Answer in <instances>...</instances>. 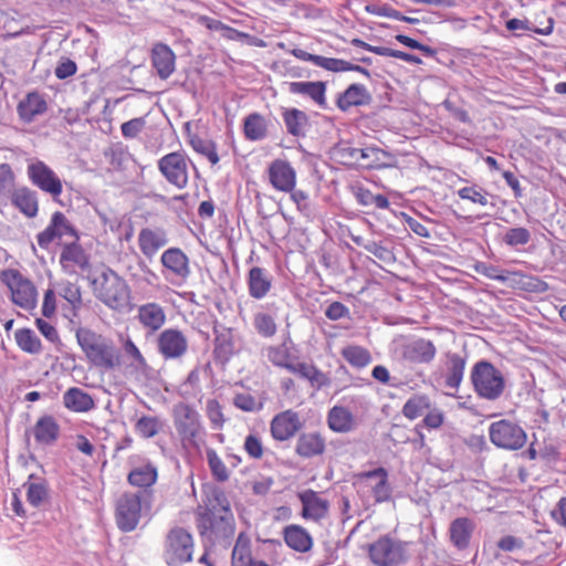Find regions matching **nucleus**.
Listing matches in <instances>:
<instances>
[{"label": "nucleus", "mask_w": 566, "mask_h": 566, "mask_svg": "<svg viewBox=\"0 0 566 566\" xmlns=\"http://www.w3.org/2000/svg\"><path fill=\"white\" fill-rule=\"evenodd\" d=\"M489 439L497 449L518 451L526 446L527 433L518 422L500 419L490 423Z\"/></svg>", "instance_id": "obj_10"}, {"label": "nucleus", "mask_w": 566, "mask_h": 566, "mask_svg": "<svg viewBox=\"0 0 566 566\" xmlns=\"http://www.w3.org/2000/svg\"><path fill=\"white\" fill-rule=\"evenodd\" d=\"M12 205L28 218H34L39 211L38 196L28 187L14 189L10 196Z\"/></svg>", "instance_id": "obj_36"}, {"label": "nucleus", "mask_w": 566, "mask_h": 566, "mask_svg": "<svg viewBox=\"0 0 566 566\" xmlns=\"http://www.w3.org/2000/svg\"><path fill=\"white\" fill-rule=\"evenodd\" d=\"M207 417L213 429H222L227 422L222 406L217 399H209L206 407Z\"/></svg>", "instance_id": "obj_58"}, {"label": "nucleus", "mask_w": 566, "mask_h": 566, "mask_svg": "<svg viewBox=\"0 0 566 566\" xmlns=\"http://www.w3.org/2000/svg\"><path fill=\"white\" fill-rule=\"evenodd\" d=\"M470 378L474 392L482 399L496 400L505 390V378L502 371L490 361L475 363Z\"/></svg>", "instance_id": "obj_7"}, {"label": "nucleus", "mask_w": 566, "mask_h": 566, "mask_svg": "<svg viewBox=\"0 0 566 566\" xmlns=\"http://www.w3.org/2000/svg\"><path fill=\"white\" fill-rule=\"evenodd\" d=\"M269 182L273 189L286 192L296 188L297 175L294 167L286 159H274L268 167Z\"/></svg>", "instance_id": "obj_20"}, {"label": "nucleus", "mask_w": 566, "mask_h": 566, "mask_svg": "<svg viewBox=\"0 0 566 566\" xmlns=\"http://www.w3.org/2000/svg\"><path fill=\"white\" fill-rule=\"evenodd\" d=\"M553 28H554V19H552V18L547 19L544 28H533V29L528 27L527 21H523V20H520L516 18L506 21V29L510 31L526 30V31H533L537 34L548 35L553 32Z\"/></svg>", "instance_id": "obj_59"}, {"label": "nucleus", "mask_w": 566, "mask_h": 566, "mask_svg": "<svg viewBox=\"0 0 566 566\" xmlns=\"http://www.w3.org/2000/svg\"><path fill=\"white\" fill-rule=\"evenodd\" d=\"M0 284L9 292L10 301L24 311H32L38 304V290L34 283L18 269L0 271Z\"/></svg>", "instance_id": "obj_6"}, {"label": "nucleus", "mask_w": 566, "mask_h": 566, "mask_svg": "<svg viewBox=\"0 0 566 566\" xmlns=\"http://www.w3.org/2000/svg\"><path fill=\"white\" fill-rule=\"evenodd\" d=\"M266 357L274 366L306 379L317 390L331 385V378L314 364L295 361L296 358L284 344L268 347Z\"/></svg>", "instance_id": "obj_4"}, {"label": "nucleus", "mask_w": 566, "mask_h": 566, "mask_svg": "<svg viewBox=\"0 0 566 566\" xmlns=\"http://www.w3.org/2000/svg\"><path fill=\"white\" fill-rule=\"evenodd\" d=\"M457 196L473 206L484 208L489 205L490 193L478 184H468L457 190Z\"/></svg>", "instance_id": "obj_45"}, {"label": "nucleus", "mask_w": 566, "mask_h": 566, "mask_svg": "<svg viewBox=\"0 0 566 566\" xmlns=\"http://www.w3.org/2000/svg\"><path fill=\"white\" fill-rule=\"evenodd\" d=\"M163 275L175 285L187 282L191 274L190 260L180 248H169L160 256Z\"/></svg>", "instance_id": "obj_15"}, {"label": "nucleus", "mask_w": 566, "mask_h": 566, "mask_svg": "<svg viewBox=\"0 0 566 566\" xmlns=\"http://www.w3.org/2000/svg\"><path fill=\"white\" fill-rule=\"evenodd\" d=\"M286 130L294 137H301L305 135V128L308 124L307 115L297 108L285 109L282 114Z\"/></svg>", "instance_id": "obj_43"}, {"label": "nucleus", "mask_w": 566, "mask_h": 566, "mask_svg": "<svg viewBox=\"0 0 566 566\" xmlns=\"http://www.w3.org/2000/svg\"><path fill=\"white\" fill-rule=\"evenodd\" d=\"M64 407L76 413H85L95 408V401L91 394L78 387H71L63 394Z\"/></svg>", "instance_id": "obj_33"}, {"label": "nucleus", "mask_w": 566, "mask_h": 566, "mask_svg": "<svg viewBox=\"0 0 566 566\" xmlns=\"http://www.w3.org/2000/svg\"><path fill=\"white\" fill-rule=\"evenodd\" d=\"M501 282L509 283L512 289L526 292H541L546 287V284L538 277L527 275L521 271L504 270Z\"/></svg>", "instance_id": "obj_35"}, {"label": "nucleus", "mask_w": 566, "mask_h": 566, "mask_svg": "<svg viewBox=\"0 0 566 566\" xmlns=\"http://www.w3.org/2000/svg\"><path fill=\"white\" fill-rule=\"evenodd\" d=\"M57 294L69 303L74 313L82 308V287L77 282L61 281L57 284Z\"/></svg>", "instance_id": "obj_46"}, {"label": "nucleus", "mask_w": 566, "mask_h": 566, "mask_svg": "<svg viewBox=\"0 0 566 566\" xmlns=\"http://www.w3.org/2000/svg\"><path fill=\"white\" fill-rule=\"evenodd\" d=\"M189 164L191 160L182 151H171L158 160V170L177 189H185L189 184Z\"/></svg>", "instance_id": "obj_13"}, {"label": "nucleus", "mask_w": 566, "mask_h": 566, "mask_svg": "<svg viewBox=\"0 0 566 566\" xmlns=\"http://www.w3.org/2000/svg\"><path fill=\"white\" fill-rule=\"evenodd\" d=\"M243 134L248 140L256 142L268 135V122L260 113H251L243 120Z\"/></svg>", "instance_id": "obj_41"}, {"label": "nucleus", "mask_w": 566, "mask_h": 566, "mask_svg": "<svg viewBox=\"0 0 566 566\" xmlns=\"http://www.w3.org/2000/svg\"><path fill=\"white\" fill-rule=\"evenodd\" d=\"M188 143L196 153L205 156L211 165L214 166L220 161L217 145L212 140L203 139L197 134H189Z\"/></svg>", "instance_id": "obj_49"}, {"label": "nucleus", "mask_w": 566, "mask_h": 566, "mask_svg": "<svg viewBox=\"0 0 566 566\" xmlns=\"http://www.w3.org/2000/svg\"><path fill=\"white\" fill-rule=\"evenodd\" d=\"M32 475H30L29 480L23 484L27 489V500L28 502L34 506L39 507L42 503H44L48 499V484L42 479H36L32 481Z\"/></svg>", "instance_id": "obj_51"}, {"label": "nucleus", "mask_w": 566, "mask_h": 566, "mask_svg": "<svg viewBox=\"0 0 566 566\" xmlns=\"http://www.w3.org/2000/svg\"><path fill=\"white\" fill-rule=\"evenodd\" d=\"M355 485L363 493L370 494L375 503H385L391 500L392 489L388 479V471L379 467L374 470L355 474Z\"/></svg>", "instance_id": "obj_12"}, {"label": "nucleus", "mask_w": 566, "mask_h": 566, "mask_svg": "<svg viewBox=\"0 0 566 566\" xmlns=\"http://www.w3.org/2000/svg\"><path fill=\"white\" fill-rule=\"evenodd\" d=\"M27 175L33 186L57 200L63 192V182L44 161L34 159L28 164Z\"/></svg>", "instance_id": "obj_14"}, {"label": "nucleus", "mask_w": 566, "mask_h": 566, "mask_svg": "<svg viewBox=\"0 0 566 566\" xmlns=\"http://www.w3.org/2000/svg\"><path fill=\"white\" fill-rule=\"evenodd\" d=\"M18 114L24 123H31L48 111V103L39 92H30L17 106Z\"/></svg>", "instance_id": "obj_31"}, {"label": "nucleus", "mask_w": 566, "mask_h": 566, "mask_svg": "<svg viewBox=\"0 0 566 566\" xmlns=\"http://www.w3.org/2000/svg\"><path fill=\"white\" fill-rule=\"evenodd\" d=\"M432 407L430 397L426 394L412 395L402 406V415L408 420H416L417 418L426 415Z\"/></svg>", "instance_id": "obj_42"}, {"label": "nucleus", "mask_w": 566, "mask_h": 566, "mask_svg": "<svg viewBox=\"0 0 566 566\" xmlns=\"http://www.w3.org/2000/svg\"><path fill=\"white\" fill-rule=\"evenodd\" d=\"M125 354L130 358L129 369L132 374L147 375L150 370V366L147 363L145 356L133 342L132 338H127L124 343Z\"/></svg>", "instance_id": "obj_48"}, {"label": "nucleus", "mask_w": 566, "mask_h": 566, "mask_svg": "<svg viewBox=\"0 0 566 566\" xmlns=\"http://www.w3.org/2000/svg\"><path fill=\"white\" fill-rule=\"evenodd\" d=\"M196 525L199 535L213 544H221L233 537L235 518L224 492L213 491L206 507L197 510Z\"/></svg>", "instance_id": "obj_1"}, {"label": "nucleus", "mask_w": 566, "mask_h": 566, "mask_svg": "<svg viewBox=\"0 0 566 566\" xmlns=\"http://www.w3.org/2000/svg\"><path fill=\"white\" fill-rule=\"evenodd\" d=\"M328 428L337 433L352 431L356 426L353 412L343 406H334L327 413Z\"/></svg>", "instance_id": "obj_37"}, {"label": "nucleus", "mask_w": 566, "mask_h": 566, "mask_svg": "<svg viewBox=\"0 0 566 566\" xmlns=\"http://www.w3.org/2000/svg\"><path fill=\"white\" fill-rule=\"evenodd\" d=\"M285 544L297 553H307L313 547V537L298 524H290L282 532Z\"/></svg>", "instance_id": "obj_30"}, {"label": "nucleus", "mask_w": 566, "mask_h": 566, "mask_svg": "<svg viewBox=\"0 0 566 566\" xmlns=\"http://www.w3.org/2000/svg\"><path fill=\"white\" fill-rule=\"evenodd\" d=\"M35 326L39 332L43 335L45 339L49 342L56 344L61 342L59 332L54 325L43 318L35 319Z\"/></svg>", "instance_id": "obj_64"}, {"label": "nucleus", "mask_w": 566, "mask_h": 566, "mask_svg": "<svg viewBox=\"0 0 566 566\" xmlns=\"http://www.w3.org/2000/svg\"><path fill=\"white\" fill-rule=\"evenodd\" d=\"M234 355V339L231 329L216 334L213 340V357L217 363L227 364Z\"/></svg>", "instance_id": "obj_40"}, {"label": "nucleus", "mask_w": 566, "mask_h": 566, "mask_svg": "<svg viewBox=\"0 0 566 566\" xmlns=\"http://www.w3.org/2000/svg\"><path fill=\"white\" fill-rule=\"evenodd\" d=\"M253 326L258 334L264 338H271L277 332V324L275 318L265 312H256L254 314Z\"/></svg>", "instance_id": "obj_56"}, {"label": "nucleus", "mask_w": 566, "mask_h": 566, "mask_svg": "<svg viewBox=\"0 0 566 566\" xmlns=\"http://www.w3.org/2000/svg\"><path fill=\"white\" fill-rule=\"evenodd\" d=\"M163 429L161 420L156 416H142L135 422V431L143 439L156 437Z\"/></svg>", "instance_id": "obj_54"}, {"label": "nucleus", "mask_w": 566, "mask_h": 566, "mask_svg": "<svg viewBox=\"0 0 566 566\" xmlns=\"http://www.w3.org/2000/svg\"><path fill=\"white\" fill-rule=\"evenodd\" d=\"M297 497L302 504L301 516L304 520L321 522L328 516L329 501L322 494L312 489L297 493Z\"/></svg>", "instance_id": "obj_21"}, {"label": "nucleus", "mask_w": 566, "mask_h": 566, "mask_svg": "<svg viewBox=\"0 0 566 566\" xmlns=\"http://www.w3.org/2000/svg\"><path fill=\"white\" fill-rule=\"evenodd\" d=\"M436 354L437 348L434 344L424 338L416 339L403 348V357L416 364H429L434 359Z\"/></svg>", "instance_id": "obj_32"}, {"label": "nucleus", "mask_w": 566, "mask_h": 566, "mask_svg": "<svg viewBox=\"0 0 566 566\" xmlns=\"http://www.w3.org/2000/svg\"><path fill=\"white\" fill-rule=\"evenodd\" d=\"M370 102V94L364 84H350L336 99L337 107L346 112L350 107L366 105Z\"/></svg>", "instance_id": "obj_34"}, {"label": "nucleus", "mask_w": 566, "mask_h": 566, "mask_svg": "<svg viewBox=\"0 0 566 566\" xmlns=\"http://www.w3.org/2000/svg\"><path fill=\"white\" fill-rule=\"evenodd\" d=\"M206 458L211 475L217 482H226L230 479V471L217 450L207 448Z\"/></svg>", "instance_id": "obj_53"}, {"label": "nucleus", "mask_w": 566, "mask_h": 566, "mask_svg": "<svg viewBox=\"0 0 566 566\" xmlns=\"http://www.w3.org/2000/svg\"><path fill=\"white\" fill-rule=\"evenodd\" d=\"M231 566H270L266 562L255 559L252 555L251 539L241 532L231 553Z\"/></svg>", "instance_id": "obj_28"}, {"label": "nucleus", "mask_w": 566, "mask_h": 566, "mask_svg": "<svg viewBox=\"0 0 566 566\" xmlns=\"http://www.w3.org/2000/svg\"><path fill=\"white\" fill-rule=\"evenodd\" d=\"M340 355L353 368L356 369H363L373 361L370 352L359 345L350 344L343 347Z\"/></svg>", "instance_id": "obj_44"}, {"label": "nucleus", "mask_w": 566, "mask_h": 566, "mask_svg": "<svg viewBox=\"0 0 566 566\" xmlns=\"http://www.w3.org/2000/svg\"><path fill=\"white\" fill-rule=\"evenodd\" d=\"M531 239V233L526 228H512L507 230V232L504 235V242L507 245L516 247V245H524L526 244Z\"/></svg>", "instance_id": "obj_62"}, {"label": "nucleus", "mask_w": 566, "mask_h": 566, "mask_svg": "<svg viewBox=\"0 0 566 566\" xmlns=\"http://www.w3.org/2000/svg\"><path fill=\"white\" fill-rule=\"evenodd\" d=\"M195 552L193 536L186 528L172 527L166 535L164 558L169 566H181L192 560Z\"/></svg>", "instance_id": "obj_11"}, {"label": "nucleus", "mask_w": 566, "mask_h": 566, "mask_svg": "<svg viewBox=\"0 0 566 566\" xmlns=\"http://www.w3.org/2000/svg\"><path fill=\"white\" fill-rule=\"evenodd\" d=\"M249 295L255 300L264 298L272 289V276L268 270L253 266L247 276Z\"/></svg>", "instance_id": "obj_29"}, {"label": "nucleus", "mask_w": 566, "mask_h": 566, "mask_svg": "<svg viewBox=\"0 0 566 566\" xmlns=\"http://www.w3.org/2000/svg\"><path fill=\"white\" fill-rule=\"evenodd\" d=\"M140 252L151 259L168 243V237L164 229L143 228L137 238Z\"/></svg>", "instance_id": "obj_27"}, {"label": "nucleus", "mask_w": 566, "mask_h": 566, "mask_svg": "<svg viewBox=\"0 0 566 566\" xmlns=\"http://www.w3.org/2000/svg\"><path fill=\"white\" fill-rule=\"evenodd\" d=\"M150 62L160 80H167L176 70V55L170 46L164 43L153 45Z\"/></svg>", "instance_id": "obj_24"}, {"label": "nucleus", "mask_w": 566, "mask_h": 566, "mask_svg": "<svg viewBox=\"0 0 566 566\" xmlns=\"http://www.w3.org/2000/svg\"><path fill=\"white\" fill-rule=\"evenodd\" d=\"M233 405L245 412L260 411L263 408V403L258 401L256 398L250 394L240 392L233 398Z\"/></svg>", "instance_id": "obj_60"}, {"label": "nucleus", "mask_w": 566, "mask_h": 566, "mask_svg": "<svg viewBox=\"0 0 566 566\" xmlns=\"http://www.w3.org/2000/svg\"><path fill=\"white\" fill-rule=\"evenodd\" d=\"M136 321L147 334H155L166 324L165 308L157 302H147L136 307Z\"/></svg>", "instance_id": "obj_22"}, {"label": "nucleus", "mask_w": 566, "mask_h": 566, "mask_svg": "<svg viewBox=\"0 0 566 566\" xmlns=\"http://www.w3.org/2000/svg\"><path fill=\"white\" fill-rule=\"evenodd\" d=\"M75 338L91 368L102 373L120 368L123 355L111 337L87 327H80L75 331Z\"/></svg>", "instance_id": "obj_3"}, {"label": "nucleus", "mask_w": 566, "mask_h": 566, "mask_svg": "<svg viewBox=\"0 0 566 566\" xmlns=\"http://www.w3.org/2000/svg\"><path fill=\"white\" fill-rule=\"evenodd\" d=\"M15 176L11 166L7 163L0 164V203L14 190Z\"/></svg>", "instance_id": "obj_57"}, {"label": "nucleus", "mask_w": 566, "mask_h": 566, "mask_svg": "<svg viewBox=\"0 0 566 566\" xmlns=\"http://www.w3.org/2000/svg\"><path fill=\"white\" fill-rule=\"evenodd\" d=\"M408 546V542L385 534L368 545L367 555L375 566H400L409 559Z\"/></svg>", "instance_id": "obj_8"}, {"label": "nucleus", "mask_w": 566, "mask_h": 566, "mask_svg": "<svg viewBox=\"0 0 566 566\" xmlns=\"http://www.w3.org/2000/svg\"><path fill=\"white\" fill-rule=\"evenodd\" d=\"M326 451V438L319 431L303 432L297 437L294 452L301 459L322 457Z\"/></svg>", "instance_id": "obj_23"}, {"label": "nucleus", "mask_w": 566, "mask_h": 566, "mask_svg": "<svg viewBox=\"0 0 566 566\" xmlns=\"http://www.w3.org/2000/svg\"><path fill=\"white\" fill-rule=\"evenodd\" d=\"M91 292L96 301L115 313L135 308L133 291L128 282L109 266L87 276Z\"/></svg>", "instance_id": "obj_2"}, {"label": "nucleus", "mask_w": 566, "mask_h": 566, "mask_svg": "<svg viewBox=\"0 0 566 566\" xmlns=\"http://www.w3.org/2000/svg\"><path fill=\"white\" fill-rule=\"evenodd\" d=\"M287 91L294 95L308 97L313 103L322 108L327 106L326 91L327 84L323 81L290 82L286 84Z\"/></svg>", "instance_id": "obj_26"}, {"label": "nucleus", "mask_w": 566, "mask_h": 566, "mask_svg": "<svg viewBox=\"0 0 566 566\" xmlns=\"http://www.w3.org/2000/svg\"><path fill=\"white\" fill-rule=\"evenodd\" d=\"M475 531V523L472 518L462 516L454 518L449 526V539L458 551H465Z\"/></svg>", "instance_id": "obj_25"}, {"label": "nucleus", "mask_w": 566, "mask_h": 566, "mask_svg": "<svg viewBox=\"0 0 566 566\" xmlns=\"http://www.w3.org/2000/svg\"><path fill=\"white\" fill-rule=\"evenodd\" d=\"M174 426L184 446L198 447L202 432L200 415L191 405L180 401L172 407Z\"/></svg>", "instance_id": "obj_9"}, {"label": "nucleus", "mask_w": 566, "mask_h": 566, "mask_svg": "<svg viewBox=\"0 0 566 566\" xmlns=\"http://www.w3.org/2000/svg\"><path fill=\"white\" fill-rule=\"evenodd\" d=\"M318 67H322L326 71L338 73V72H346V71H357L361 72L364 74H367V70L359 66L352 64L350 62H347L342 59H335V57H326L322 55H317L315 60V64Z\"/></svg>", "instance_id": "obj_52"}, {"label": "nucleus", "mask_w": 566, "mask_h": 566, "mask_svg": "<svg viewBox=\"0 0 566 566\" xmlns=\"http://www.w3.org/2000/svg\"><path fill=\"white\" fill-rule=\"evenodd\" d=\"M151 510V494L123 492L115 502L114 517L116 526L124 533L135 531L143 516Z\"/></svg>", "instance_id": "obj_5"}, {"label": "nucleus", "mask_w": 566, "mask_h": 566, "mask_svg": "<svg viewBox=\"0 0 566 566\" xmlns=\"http://www.w3.org/2000/svg\"><path fill=\"white\" fill-rule=\"evenodd\" d=\"M156 347L165 360H175L187 354L189 344L186 334L181 329L169 327L159 333Z\"/></svg>", "instance_id": "obj_16"}, {"label": "nucleus", "mask_w": 566, "mask_h": 566, "mask_svg": "<svg viewBox=\"0 0 566 566\" xmlns=\"http://www.w3.org/2000/svg\"><path fill=\"white\" fill-rule=\"evenodd\" d=\"M59 263L65 274L76 275L90 271L91 256L82 244L74 240L62 245Z\"/></svg>", "instance_id": "obj_18"}, {"label": "nucleus", "mask_w": 566, "mask_h": 566, "mask_svg": "<svg viewBox=\"0 0 566 566\" xmlns=\"http://www.w3.org/2000/svg\"><path fill=\"white\" fill-rule=\"evenodd\" d=\"M14 339L18 347L28 354L38 355L42 352L41 339L30 328H19L14 332Z\"/></svg>", "instance_id": "obj_47"}, {"label": "nucleus", "mask_w": 566, "mask_h": 566, "mask_svg": "<svg viewBox=\"0 0 566 566\" xmlns=\"http://www.w3.org/2000/svg\"><path fill=\"white\" fill-rule=\"evenodd\" d=\"M70 237L78 241V232L62 211L53 212L46 228L36 234V242L43 250H48L56 239Z\"/></svg>", "instance_id": "obj_17"}, {"label": "nucleus", "mask_w": 566, "mask_h": 566, "mask_svg": "<svg viewBox=\"0 0 566 566\" xmlns=\"http://www.w3.org/2000/svg\"><path fill=\"white\" fill-rule=\"evenodd\" d=\"M302 428L301 416L293 409L280 411L270 421V434L275 442H286L293 439Z\"/></svg>", "instance_id": "obj_19"}, {"label": "nucleus", "mask_w": 566, "mask_h": 566, "mask_svg": "<svg viewBox=\"0 0 566 566\" xmlns=\"http://www.w3.org/2000/svg\"><path fill=\"white\" fill-rule=\"evenodd\" d=\"M60 433V426L53 416H42L33 427V436L38 443L52 444Z\"/></svg>", "instance_id": "obj_38"}, {"label": "nucleus", "mask_w": 566, "mask_h": 566, "mask_svg": "<svg viewBox=\"0 0 566 566\" xmlns=\"http://www.w3.org/2000/svg\"><path fill=\"white\" fill-rule=\"evenodd\" d=\"M446 420L444 412L437 408L431 407L424 415L422 419V426L428 430H437L440 429Z\"/></svg>", "instance_id": "obj_63"}, {"label": "nucleus", "mask_w": 566, "mask_h": 566, "mask_svg": "<svg viewBox=\"0 0 566 566\" xmlns=\"http://www.w3.org/2000/svg\"><path fill=\"white\" fill-rule=\"evenodd\" d=\"M146 127V120L144 117H135L122 124L120 132L124 138L133 139L136 138Z\"/></svg>", "instance_id": "obj_61"}, {"label": "nucleus", "mask_w": 566, "mask_h": 566, "mask_svg": "<svg viewBox=\"0 0 566 566\" xmlns=\"http://www.w3.org/2000/svg\"><path fill=\"white\" fill-rule=\"evenodd\" d=\"M447 357L448 373L446 377V385L450 388H458L463 379L465 359L459 354H449Z\"/></svg>", "instance_id": "obj_50"}, {"label": "nucleus", "mask_w": 566, "mask_h": 566, "mask_svg": "<svg viewBox=\"0 0 566 566\" xmlns=\"http://www.w3.org/2000/svg\"><path fill=\"white\" fill-rule=\"evenodd\" d=\"M242 448L249 459L254 461L263 459L266 452L263 439L256 431H251L245 436Z\"/></svg>", "instance_id": "obj_55"}, {"label": "nucleus", "mask_w": 566, "mask_h": 566, "mask_svg": "<svg viewBox=\"0 0 566 566\" xmlns=\"http://www.w3.org/2000/svg\"><path fill=\"white\" fill-rule=\"evenodd\" d=\"M158 479V470L151 462L134 468L127 474V482L135 488L148 489L151 488Z\"/></svg>", "instance_id": "obj_39"}]
</instances>
